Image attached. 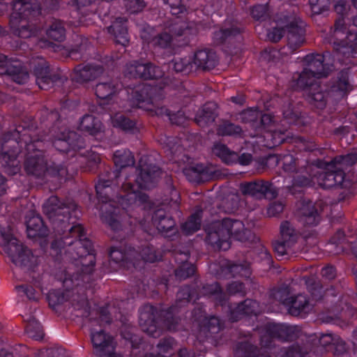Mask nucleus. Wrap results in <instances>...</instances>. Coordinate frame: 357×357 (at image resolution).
I'll return each instance as SVG.
<instances>
[{
  "mask_svg": "<svg viewBox=\"0 0 357 357\" xmlns=\"http://www.w3.org/2000/svg\"><path fill=\"white\" fill-rule=\"evenodd\" d=\"M101 72V69H95L91 67H84L80 72V79L84 81H88L94 77L97 74Z\"/></svg>",
  "mask_w": 357,
  "mask_h": 357,
  "instance_id": "c03bdc74",
  "label": "nucleus"
},
{
  "mask_svg": "<svg viewBox=\"0 0 357 357\" xmlns=\"http://www.w3.org/2000/svg\"><path fill=\"white\" fill-rule=\"evenodd\" d=\"M165 2L169 5L172 15H179L185 11V6L183 0H165Z\"/></svg>",
  "mask_w": 357,
  "mask_h": 357,
  "instance_id": "58836bf2",
  "label": "nucleus"
},
{
  "mask_svg": "<svg viewBox=\"0 0 357 357\" xmlns=\"http://www.w3.org/2000/svg\"><path fill=\"white\" fill-rule=\"evenodd\" d=\"M101 218L112 229H119L123 222L125 217H119V209L114 208L111 204H105L102 207Z\"/></svg>",
  "mask_w": 357,
  "mask_h": 357,
  "instance_id": "dca6fc26",
  "label": "nucleus"
},
{
  "mask_svg": "<svg viewBox=\"0 0 357 357\" xmlns=\"http://www.w3.org/2000/svg\"><path fill=\"white\" fill-rule=\"evenodd\" d=\"M344 25V21L343 19H339L337 20L335 25V36L337 38H340L342 35L344 34L343 27Z\"/></svg>",
  "mask_w": 357,
  "mask_h": 357,
  "instance_id": "052dcab7",
  "label": "nucleus"
},
{
  "mask_svg": "<svg viewBox=\"0 0 357 357\" xmlns=\"http://www.w3.org/2000/svg\"><path fill=\"white\" fill-rule=\"evenodd\" d=\"M47 299L51 306L54 307L56 305L70 300L75 309L86 310L88 306V303L84 296H79L74 292H66V294H61L59 291H52L47 295Z\"/></svg>",
  "mask_w": 357,
  "mask_h": 357,
  "instance_id": "1a4fd4ad",
  "label": "nucleus"
},
{
  "mask_svg": "<svg viewBox=\"0 0 357 357\" xmlns=\"http://www.w3.org/2000/svg\"><path fill=\"white\" fill-rule=\"evenodd\" d=\"M153 308L146 306L140 312L139 324L142 330L150 335H155L156 326L153 321Z\"/></svg>",
  "mask_w": 357,
  "mask_h": 357,
  "instance_id": "6ab92c4d",
  "label": "nucleus"
},
{
  "mask_svg": "<svg viewBox=\"0 0 357 357\" xmlns=\"http://www.w3.org/2000/svg\"><path fill=\"white\" fill-rule=\"evenodd\" d=\"M200 224L201 220L199 214H193L190 219L183 225L182 229L185 234H190L200 228Z\"/></svg>",
  "mask_w": 357,
  "mask_h": 357,
  "instance_id": "f704fd0d",
  "label": "nucleus"
},
{
  "mask_svg": "<svg viewBox=\"0 0 357 357\" xmlns=\"http://www.w3.org/2000/svg\"><path fill=\"white\" fill-rule=\"evenodd\" d=\"M321 274L325 278L331 280L335 276V270L332 266H327L322 269Z\"/></svg>",
  "mask_w": 357,
  "mask_h": 357,
  "instance_id": "0e129e2a",
  "label": "nucleus"
},
{
  "mask_svg": "<svg viewBox=\"0 0 357 357\" xmlns=\"http://www.w3.org/2000/svg\"><path fill=\"white\" fill-rule=\"evenodd\" d=\"M80 278L77 275L75 277H69L65 278L63 284L66 288H70L73 286H78L80 284Z\"/></svg>",
  "mask_w": 357,
  "mask_h": 357,
  "instance_id": "bf43d9fd",
  "label": "nucleus"
},
{
  "mask_svg": "<svg viewBox=\"0 0 357 357\" xmlns=\"http://www.w3.org/2000/svg\"><path fill=\"white\" fill-rule=\"evenodd\" d=\"M96 188L98 198L102 202H105L111 191V188H109L108 183L103 181H99L96 185Z\"/></svg>",
  "mask_w": 357,
  "mask_h": 357,
  "instance_id": "ea45409f",
  "label": "nucleus"
},
{
  "mask_svg": "<svg viewBox=\"0 0 357 357\" xmlns=\"http://www.w3.org/2000/svg\"><path fill=\"white\" fill-rule=\"evenodd\" d=\"M114 160L116 167H125L135 164L134 156L128 150H118L114 154Z\"/></svg>",
  "mask_w": 357,
  "mask_h": 357,
  "instance_id": "bb28decb",
  "label": "nucleus"
},
{
  "mask_svg": "<svg viewBox=\"0 0 357 357\" xmlns=\"http://www.w3.org/2000/svg\"><path fill=\"white\" fill-rule=\"evenodd\" d=\"M212 55H210L205 50H200L195 53L194 56V63L198 67L209 68L212 66Z\"/></svg>",
  "mask_w": 357,
  "mask_h": 357,
  "instance_id": "473e14b6",
  "label": "nucleus"
},
{
  "mask_svg": "<svg viewBox=\"0 0 357 357\" xmlns=\"http://www.w3.org/2000/svg\"><path fill=\"white\" fill-rule=\"evenodd\" d=\"M252 160V155L248 153H243L240 157L237 155V161L242 165H248Z\"/></svg>",
  "mask_w": 357,
  "mask_h": 357,
  "instance_id": "338daca9",
  "label": "nucleus"
},
{
  "mask_svg": "<svg viewBox=\"0 0 357 357\" xmlns=\"http://www.w3.org/2000/svg\"><path fill=\"white\" fill-rule=\"evenodd\" d=\"M26 168L27 172L31 174H36L38 170H42L43 160L41 158H30L26 162Z\"/></svg>",
  "mask_w": 357,
  "mask_h": 357,
  "instance_id": "a19ab883",
  "label": "nucleus"
},
{
  "mask_svg": "<svg viewBox=\"0 0 357 357\" xmlns=\"http://www.w3.org/2000/svg\"><path fill=\"white\" fill-rule=\"evenodd\" d=\"M152 223L161 233L172 230L175 226L174 220L168 216L163 209H158L152 216Z\"/></svg>",
  "mask_w": 357,
  "mask_h": 357,
  "instance_id": "f3484780",
  "label": "nucleus"
},
{
  "mask_svg": "<svg viewBox=\"0 0 357 357\" xmlns=\"http://www.w3.org/2000/svg\"><path fill=\"white\" fill-rule=\"evenodd\" d=\"M69 231H70V233L72 234L73 237H75L76 238H79V241H76V247L79 250H80L78 252V254L80 255L81 256H82V255H85V253H87V256H86V258L85 259V261H87L91 264L85 265L82 263V266H83L82 271L86 274H89V273H91V271L93 270V266L94 265L92 263L93 257L92 255L89 254V251L88 250H86V248H84L81 246L82 245V237L84 236V229L81 225H75V226L70 227Z\"/></svg>",
  "mask_w": 357,
  "mask_h": 357,
  "instance_id": "ddd939ff",
  "label": "nucleus"
},
{
  "mask_svg": "<svg viewBox=\"0 0 357 357\" xmlns=\"http://www.w3.org/2000/svg\"><path fill=\"white\" fill-rule=\"evenodd\" d=\"M79 129L91 135H96L102 130L100 121L91 115L84 116L79 123Z\"/></svg>",
  "mask_w": 357,
  "mask_h": 357,
  "instance_id": "4be33fe9",
  "label": "nucleus"
},
{
  "mask_svg": "<svg viewBox=\"0 0 357 357\" xmlns=\"http://www.w3.org/2000/svg\"><path fill=\"white\" fill-rule=\"evenodd\" d=\"M216 105L213 102H208L197 113L196 121L200 126H204L215 119Z\"/></svg>",
  "mask_w": 357,
  "mask_h": 357,
  "instance_id": "5701e85b",
  "label": "nucleus"
},
{
  "mask_svg": "<svg viewBox=\"0 0 357 357\" xmlns=\"http://www.w3.org/2000/svg\"><path fill=\"white\" fill-rule=\"evenodd\" d=\"M241 132V128L227 122L222 124L218 128V133L221 135H236Z\"/></svg>",
  "mask_w": 357,
  "mask_h": 357,
  "instance_id": "4c0bfd02",
  "label": "nucleus"
},
{
  "mask_svg": "<svg viewBox=\"0 0 357 357\" xmlns=\"http://www.w3.org/2000/svg\"><path fill=\"white\" fill-rule=\"evenodd\" d=\"M291 244L280 241L274 243V250L278 257H283L287 252V249Z\"/></svg>",
  "mask_w": 357,
  "mask_h": 357,
  "instance_id": "8fccbe9b",
  "label": "nucleus"
},
{
  "mask_svg": "<svg viewBox=\"0 0 357 357\" xmlns=\"http://www.w3.org/2000/svg\"><path fill=\"white\" fill-rule=\"evenodd\" d=\"M357 161V154L356 153H349L346 155H341L338 158H336L334 160H333L330 164L328 165V169H330L331 167H337V169H341L344 166H349L354 164Z\"/></svg>",
  "mask_w": 357,
  "mask_h": 357,
  "instance_id": "c756f323",
  "label": "nucleus"
},
{
  "mask_svg": "<svg viewBox=\"0 0 357 357\" xmlns=\"http://www.w3.org/2000/svg\"><path fill=\"white\" fill-rule=\"evenodd\" d=\"M206 231L208 243L223 250L229 248L231 238L244 241L249 233L241 221L231 219L213 222L206 228Z\"/></svg>",
  "mask_w": 357,
  "mask_h": 357,
  "instance_id": "f03ea898",
  "label": "nucleus"
},
{
  "mask_svg": "<svg viewBox=\"0 0 357 357\" xmlns=\"http://www.w3.org/2000/svg\"><path fill=\"white\" fill-rule=\"evenodd\" d=\"M335 9L337 13H342L346 10V0H335Z\"/></svg>",
  "mask_w": 357,
  "mask_h": 357,
  "instance_id": "774afa93",
  "label": "nucleus"
},
{
  "mask_svg": "<svg viewBox=\"0 0 357 357\" xmlns=\"http://www.w3.org/2000/svg\"><path fill=\"white\" fill-rule=\"evenodd\" d=\"M28 19L29 18H21L18 20L15 26L10 22L13 32L20 37L26 38L36 33V29L33 24H29Z\"/></svg>",
  "mask_w": 357,
  "mask_h": 357,
  "instance_id": "412c9836",
  "label": "nucleus"
},
{
  "mask_svg": "<svg viewBox=\"0 0 357 357\" xmlns=\"http://www.w3.org/2000/svg\"><path fill=\"white\" fill-rule=\"evenodd\" d=\"M38 0H15L10 5V22L15 26L21 18H29L38 13Z\"/></svg>",
  "mask_w": 357,
  "mask_h": 357,
  "instance_id": "0eeeda50",
  "label": "nucleus"
},
{
  "mask_svg": "<svg viewBox=\"0 0 357 357\" xmlns=\"http://www.w3.org/2000/svg\"><path fill=\"white\" fill-rule=\"evenodd\" d=\"M241 190L244 195H250L255 199L273 198L277 195L273 186L264 181L242 183Z\"/></svg>",
  "mask_w": 357,
  "mask_h": 357,
  "instance_id": "6e6552de",
  "label": "nucleus"
},
{
  "mask_svg": "<svg viewBox=\"0 0 357 357\" xmlns=\"http://www.w3.org/2000/svg\"><path fill=\"white\" fill-rule=\"evenodd\" d=\"M283 210V205L281 203H273L268 208V214L270 216H274L281 213Z\"/></svg>",
  "mask_w": 357,
  "mask_h": 357,
  "instance_id": "4d7b16f0",
  "label": "nucleus"
},
{
  "mask_svg": "<svg viewBox=\"0 0 357 357\" xmlns=\"http://www.w3.org/2000/svg\"><path fill=\"white\" fill-rule=\"evenodd\" d=\"M154 178L149 173L142 171L137 178V188H134L130 182H125L120 192L121 204L126 209L128 208L146 207L147 196L139 190L140 189H149L154 186Z\"/></svg>",
  "mask_w": 357,
  "mask_h": 357,
  "instance_id": "20e7f679",
  "label": "nucleus"
},
{
  "mask_svg": "<svg viewBox=\"0 0 357 357\" xmlns=\"http://www.w3.org/2000/svg\"><path fill=\"white\" fill-rule=\"evenodd\" d=\"M0 232L2 236V250L13 264L27 268H31L38 264V258L12 234L3 233L1 228Z\"/></svg>",
  "mask_w": 357,
  "mask_h": 357,
  "instance_id": "39448f33",
  "label": "nucleus"
},
{
  "mask_svg": "<svg viewBox=\"0 0 357 357\" xmlns=\"http://www.w3.org/2000/svg\"><path fill=\"white\" fill-rule=\"evenodd\" d=\"M97 98L106 100L114 93V86L110 82H100L95 89Z\"/></svg>",
  "mask_w": 357,
  "mask_h": 357,
  "instance_id": "7c9ffc66",
  "label": "nucleus"
},
{
  "mask_svg": "<svg viewBox=\"0 0 357 357\" xmlns=\"http://www.w3.org/2000/svg\"><path fill=\"white\" fill-rule=\"evenodd\" d=\"M312 9L315 13H321L328 7L329 0H309Z\"/></svg>",
  "mask_w": 357,
  "mask_h": 357,
  "instance_id": "49530a36",
  "label": "nucleus"
},
{
  "mask_svg": "<svg viewBox=\"0 0 357 357\" xmlns=\"http://www.w3.org/2000/svg\"><path fill=\"white\" fill-rule=\"evenodd\" d=\"M16 289L20 296L26 295L30 300H37L38 298V296L31 287H28L22 285L17 287Z\"/></svg>",
  "mask_w": 357,
  "mask_h": 357,
  "instance_id": "a18cd8bd",
  "label": "nucleus"
},
{
  "mask_svg": "<svg viewBox=\"0 0 357 357\" xmlns=\"http://www.w3.org/2000/svg\"><path fill=\"white\" fill-rule=\"evenodd\" d=\"M141 37L143 40L146 41L154 47H167L172 40V37L167 33L155 35L153 29L150 26L143 29Z\"/></svg>",
  "mask_w": 357,
  "mask_h": 357,
  "instance_id": "f8f14e48",
  "label": "nucleus"
},
{
  "mask_svg": "<svg viewBox=\"0 0 357 357\" xmlns=\"http://www.w3.org/2000/svg\"><path fill=\"white\" fill-rule=\"evenodd\" d=\"M17 153V151L10 154L6 151L0 153V163L6 168L8 174H15L19 169L16 160Z\"/></svg>",
  "mask_w": 357,
  "mask_h": 357,
  "instance_id": "a878e982",
  "label": "nucleus"
},
{
  "mask_svg": "<svg viewBox=\"0 0 357 357\" xmlns=\"http://www.w3.org/2000/svg\"><path fill=\"white\" fill-rule=\"evenodd\" d=\"M12 75V79L18 84H24L29 79V74L24 70H20L18 73L13 69V73H9Z\"/></svg>",
  "mask_w": 357,
  "mask_h": 357,
  "instance_id": "09e8293b",
  "label": "nucleus"
},
{
  "mask_svg": "<svg viewBox=\"0 0 357 357\" xmlns=\"http://www.w3.org/2000/svg\"><path fill=\"white\" fill-rule=\"evenodd\" d=\"M189 62L186 59H180L176 60L174 63V68L177 72H182L188 69Z\"/></svg>",
  "mask_w": 357,
  "mask_h": 357,
  "instance_id": "13d9d810",
  "label": "nucleus"
},
{
  "mask_svg": "<svg viewBox=\"0 0 357 357\" xmlns=\"http://www.w3.org/2000/svg\"><path fill=\"white\" fill-rule=\"evenodd\" d=\"M46 34L50 39L62 41L65 38V29L59 21H54L47 28Z\"/></svg>",
  "mask_w": 357,
  "mask_h": 357,
  "instance_id": "c85d7f7f",
  "label": "nucleus"
},
{
  "mask_svg": "<svg viewBox=\"0 0 357 357\" xmlns=\"http://www.w3.org/2000/svg\"><path fill=\"white\" fill-rule=\"evenodd\" d=\"M259 116V112L256 109H248L243 112L241 118L245 121H254Z\"/></svg>",
  "mask_w": 357,
  "mask_h": 357,
  "instance_id": "603ef678",
  "label": "nucleus"
},
{
  "mask_svg": "<svg viewBox=\"0 0 357 357\" xmlns=\"http://www.w3.org/2000/svg\"><path fill=\"white\" fill-rule=\"evenodd\" d=\"M26 331L28 335L36 340L43 337V332L40 324L34 319H31L26 326Z\"/></svg>",
  "mask_w": 357,
  "mask_h": 357,
  "instance_id": "2f4dec72",
  "label": "nucleus"
},
{
  "mask_svg": "<svg viewBox=\"0 0 357 357\" xmlns=\"http://www.w3.org/2000/svg\"><path fill=\"white\" fill-rule=\"evenodd\" d=\"M351 89V86L347 73L341 72L333 81L327 96L332 100H339L342 98Z\"/></svg>",
  "mask_w": 357,
  "mask_h": 357,
  "instance_id": "9b49d317",
  "label": "nucleus"
},
{
  "mask_svg": "<svg viewBox=\"0 0 357 357\" xmlns=\"http://www.w3.org/2000/svg\"><path fill=\"white\" fill-rule=\"evenodd\" d=\"M125 5L128 11L131 13L140 12L144 7L142 0H126Z\"/></svg>",
  "mask_w": 357,
  "mask_h": 357,
  "instance_id": "37998d69",
  "label": "nucleus"
},
{
  "mask_svg": "<svg viewBox=\"0 0 357 357\" xmlns=\"http://www.w3.org/2000/svg\"><path fill=\"white\" fill-rule=\"evenodd\" d=\"M301 221L308 225H314L319 222L317 211L311 202L303 204L300 208Z\"/></svg>",
  "mask_w": 357,
  "mask_h": 357,
  "instance_id": "b1692460",
  "label": "nucleus"
},
{
  "mask_svg": "<svg viewBox=\"0 0 357 357\" xmlns=\"http://www.w3.org/2000/svg\"><path fill=\"white\" fill-rule=\"evenodd\" d=\"M325 56L307 55L305 61L306 67L299 75L296 84L300 89L310 87L308 92L310 101L319 108H323L327 101L324 95L320 90V86L316 84V80L327 75L323 62Z\"/></svg>",
  "mask_w": 357,
  "mask_h": 357,
  "instance_id": "f257e3e1",
  "label": "nucleus"
},
{
  "mask_svg": "<svg viewBox=\"0 0 357 357\" xmlns=\"http://www.w3.org/2000/svg\"><path fill=\"white\" fill-rule=\"evenodd\" d=\"M112 123L114 127H119L125 130H130L134 127L133 122L121 114H116L112 118Z\"/></svg>",
  "mask_w": 357,
  "mask_h": 357,
  "instance_id": "c9c22d12",
  "label": "nucleus"
},
{
  "mask_svg": "<svg viewBox=\"0 0 357 357\" xmlns=\"http://www.w3.org/2000/svg\"><path fill=\"white\" fill-rule=\"evenodd\" d=\"M26 231L30 238L44 236L47 234V228L38 215H33L26 221Z\"/></svg>",
  "mask_w": 357,
  "mask_h": 357,
  "instance_id": "aec40b11",
  "label": "nucleus"
},
{
  "mask_svg": "<svg viewBox=\"0 0 357 357\" xmlns=\"http://www.w3.org/2000/svg\"><path fill=\"white\" fill-rule=\"evenodd\" d=\"M36 82L38 86L42 89H47L51 83L50 78L46 76H40L38 75V73H36Z\"/></svg>",
  "mask_w": 357,
  "mask_h": 357,
  "instance_id": "6e6d98bb",
  "label": "nucleus"
},
{
  "mask_svg": "<svg viewBox=\"0 0 357 357\" xmlns=\"http://www.w3.org/2000/svg\"><path fill=\"white\" fill-rule=\"evenodd\" d=\"M354 26H357V17L354 20ZM357 47V29L350 27L347 36L346 41H342L335 45L336 57L340 59L341 56L349 57L356 54L355 49Z\"/></svg>",
  "mask_w": 357,
  "mask_h": 357,
  "instance_id": "9d476101",
  "label": "nucleus"
},
{
  "mask_svg": "<svg viewBox=\"0 0 357 357\" xmlns=\"http://www.w3.org/2000/svg\"><path fill=\"white\" fill-rule=\"evenodd\" d=\"M61 204L57 197H50L43 204V211L49 216L53 218L60 214V210L63 209Z\"/></svg>",
  "mask_w": 357,
  "mask_h": 357,
  "instance_id": "cd10ccee",
  "label": "nucleus"
},
{
  "mask_svg": "<svg viewBox=\"0 0 357 357\" xmlns=\"http://www.w3.org/2000/svg\"><path fill=\"white\" fill-rule=\"evenodd\" d=\"M243 287L242 283L241 282H233L231 284H229L228 287V291L231 294H236L237 292H241L243 291Z\"/></svg>",
  "mask_w": 357,
  "mask_h": 357,
  "instance_id": "69168bd1",
  "label": "nucleus"
},
{
  "mask_svg": "<svg viewBox=\"0 0 357 357\" xmlns=\"http://www.w3.org/2000/svg\"><path fill=\"white\" fill-rule=\"evenodd\" d=\"M148 64L138 63L136 61L130 63V68L135 67L136 70H130L128 68L129 75L133 77H142L145 76H150L149 74H146Z\"/></svg>",
  "mask_w": 357,
  "mask_h": 357,
  "instance_id": "e433bc0d",
  "label": "nucleus"
},
{
  "mask_svg": "<svg viewBox=\"0 0 357 357\" xmlns=\"http://www.w3.org/2000/svg\"><path fill=\"white\" fill-rule=\"evenodd\" d=\"M256 306L257 303L255 301L248 300L238 305L236 312L248 315L254 312V310L250 308H255Z\"/></svg>",
  "mask_w": 357,
  "mask_h": 357,
  "instance_id": "79ce46f5",
  "label": "nucleus"
},
{
  "mask_svg": "<svg viewBox=\"0 0 357 357\" xmlns=\"http://www.w3.org/2000/svg\"><path fill=\"white\" fill-rule=\"evenodd\" d=\"M280 234L282 241L288 245L292 244L296 241V233L294 228L289 222H284L280 227Z\"/></svg>",
  "mask_w": 357,
  "mask_h": 357,
  "instance_id": "72a5a7b5",
  "label": "nucleus"
},
{
  "mask_svg": "<svg viewBox=\"0 0 357 357\" xmlns=\"http://www.w3.org/2000/svg\"><path fill=\"white\" fill-rule=\"evenodd\" d=\"M70 135L68 139H58L54 142V146L56 149L60 151H68L70 146H72V143L70 142V137L75 135L74 132H70Z\"/></svg>",
  "mask_w": 357,
  "mask_h": 357,
  "instance_id": "3c124183",
  "label": "nucleus"
},
{
  "mask_svg": "<svg viewBox=\"0 0 357 357\" xmlns=\"http://www.w3.org/2000/svg\"><path fill=\"white\" fill-rule=\"evenodd\" d=\"M97 321L91 322V338L94 348V353L98 357H122L119 354L114 352V343L112 337L104 333L103 331H98L95 326Z\"/></svg>",
  "mask_w": 357,
  "mask_h": 357,
  "instance_id": "423d86ee",
  "label": "nucleus"
},
{
  "mask_svg": "<svg viewBox=\"0 0 357 357\" xmlns=\"http://www.w3.org/2000/svg\"><path fill=\"white\" fill-rule=\"evenodd\" d=\"M213 152L227 164H233L237 161V153L229 150L224 144H215L213 149Z\"/></svg>",
  "mask_w": 357,
  "mask_h": 357,
  "instance_id": "393cba45",
  "label": "nucleus"
},
{
  "mask_svg": "<svg viewBox=\"0 0 357 357\" xmlns=\"http://www.w3.org/2000/svg\"><path fill=\"white\" fill-rule=\"evenodd\" d=\"M329 171L321 174L318 177L319 184L324 188H332L342 184L344 181V173L342 170L335 167H331Z\"/></svg>",
  "mask_w": 357,
  "mask_h": 357,
  "instance_id": "4468645a",
  "label": "nucleus"
},
{
  "mask_svg": "<svg viewBox=\"0 0 357 357\" xmlns=\"http://www.w3.org/2000/svg\"><path fill=\"white\" fill-rule=\"evenodd\" d=\"M126 22L125 19L119 17L108 28L109 32L114 35L116 42L123 46H126L128 43Z\"/></svg>",
  "mask_w": 357,
  "mask_h": 357,
  "instance_id": "a211bd4d",
  "label": "nucleus"
},
{
  "mask_svg": "<svg viewBox=\"0 0 357 357\" xmlns=\"http://www.w3.org/2000/svg\"><path fill=\"white\" fill-rule=\"evenodd\" d=\"M287 33L288 46L294 50L304 43L303 23L293 13L283 15L276 20V26L268 33V38L277 42Z\"/></svg>",
  "mask_w": 357,
  "mask_h": 357,
  "instance_id": "7ed1b4c3",
  "label": "nucleus"
},
{
  "mask_svg": "<svg viewBox=\"0 0 357 357\" xmlns=\"http://www.w3.org/2000/svg\"><path fill=\"white\" fill-rule=\"evenodd\" d=\"M146 74H149L150 76H145L144 79H156L162 75L159 68L151 64H148Z\"/></svg>",
  "mask_w": 357,
  "mask_h": 357,
  "instance_id": "864d4df0",
  "label": "nucleus"
},
{
  "mask_svg": "<svg viewBox=\"0 0 357 357\" xmlns=\"http://www.w3.org/2000/svg\"><path fill=\"white\" fill-rule=\"evenodd\" d=\"M282 302L289 307V312L295 316L300 315L301 313H307L312 308V305L303 295H298L295 298H287Z\"/></svg>",
  "mask_w": 357,
  "mask_h": 357,
  "instance_id": "2eb2a0df",
  "label": "nucleus"
},
{
  "mask_svg": "<svg viewBox=\"0 0 357 357\" xmlns=\"http://www.w3.org/2000/svg\"><path fill=\"white\" fill-rule=\"evenodd\" d=\"M264 14L265 8L263 6H257L252 9V15L257 20H259Z\"/></svg>",
  "mask_w": 357,
  "mask_h": 357,
  "instance_id": "e2e57ef3",
  "label": "nucleus"
},
{
  "mask_svg": "<svg viewBox=\"0 0 357 357\" xmlns=\"http://www.w3.org/2000/svg\"><path fill=\"white\" fill-rule=\"evenodd\" d=\"M109 256L111 259L116 263H119L126 258L125 254L118 248H112L110 251Z\"/></svg>",
  "mask_w": 357,
  "mask_h": 357,
  "instance_id": "5fc2aeb1",
  "label": "nucleus"
},
{
  "mask_svg": "<svg viewBox=\"0 0 357 357\" xmlns=\"http://www.w3.org/2000/svg\"><path fill=\"white\" fill-rule=\"evenodd\" d=\"M17 66V65L13 66L6 56L0 54V73H11L13 68H16Z\"/></svg>",
  "mask_w": 357,
  "mask_h": 357,
  "instance_id": "de8ad7c7",
  "label": "nucleus"
},
{
  "mask_svg": "<svg viewBox=\"0 0 357 357\" xmlns=\"http://www.w3.org/2000/svg\"><path fill=\"white\" fill-rule=\"evenodd\" d=\"M185 265L183 266V267H182L181 269L176 271V275L179 278H188L189 276H190L191 275H192L195 272V268L193 266L190 265L188 267V271H187V273H185L183 272V268H185Z\"/></svg>",
  "mask_w": 357,
  "mask_h": 357,
  "instance_id": "680f3d73",
  "label": "nucleus"
}]
</instances>
